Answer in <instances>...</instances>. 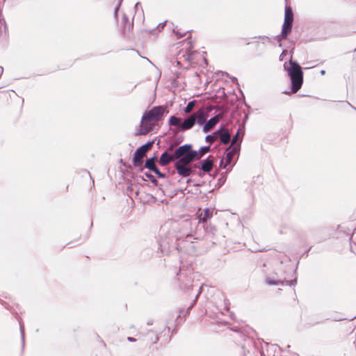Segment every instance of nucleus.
Returning <instances> with one entry per match:
<instances>
[{"label":"nucleus","instance_id":"79ce46f5","mask_svg":"<svg viewBox=\"0 0 356 356\" xmlns=\"http://www.w3.org/2000/svg\"><path fill=\"white\" fill-rule=\"evenodd\" d=\"M206 173H207V172H204L203 171H202V170H201V171H200V172H197L196 173V175H197L198 177H203L205 175V174H206Z\"/></svg>","mask_w":356,"mask_h":356},{"label":"nucleus","instance_id":"37998d69","mask_svg":"<svg viewBox=\"0 0 356 356\" xmlns=\"http://www.w3.org/2000/svg\"><path fill=\"white\" fill-rule=\"evenodd\" d=\"M127 340L130 342H135L136 341V339L132 337H128Z\"/></svg>","mask_w":356,"mask_h":356},{"label":"nucleus","instance_id":"412c9836","mask_svg":"<svg viewBox=\"0 0 356 356\" xmlns=\"http://www.w3.org/2000/svg\"><path fill=\"white\" fill-rule=\"evenodd\" d=\"M193 115H195L197 124L203 126L204 123L206 122L207 116L202 111L199 110L197 112L193 113Z\"/></svg>","mask_w":356,"mask_h":356},{"label":"nucleus","instance_id":"3c124183","mask_svg":"<svg viewBox=\"0 0 356 356\" xmlns=\"http://www.w3.org/2000/svg\"><path fill=\"white\" fill-rule=\"evenodd\" d=\"M203 60H204V64H205L206 65H208V63H209L208 60H207L206 58H204Z\"/></svg>","mask_w":356,"mask_h":356},{"label":"nucleus","instance_id":"4468645a","mask_svg":"<svg viewBox=\"0 0 356 356\" xmlns=\"http://www.w3.org/2000/svg\"><path fill=\"white\" fill-rule=\"evenodd\" d=\"M149 122L148 120H143V117L141 118V120L140 124L138 126V129L135 133V136H145L149 132H152L154 129V127L152 125L147 126L145 124L146 122Z\"/></svg>","mask_w":356,"mask_h":356},{"label":"nucleus","instance_id":"13d9d810","mask_svg":"<svg viewBox=\"0 0 356 356\" xmlns=\"http://www.w3.org/2000/svg\"><path fill=\"white\" fill-rule=\"evenodd\" d=\"M347 103L348 104V105H350V106L351 108H353L354 110H355V108H355V106H353V105H351L348 102H347Z\"/></svg>","mask_w":356,"mask_h":356},{"label":"nucleus","instance_id":"a878e982","mask_svg":"<svg viewBox=\"0 0 356 356\" xmlns=\"http://www.w3.org/2000/svg\"><path fill=\"white\" fill-rule=\"evenodd\" d=\"M19 330H20V334H21V339H22V348H24L25 346V329H24V325L22 320L19 321Z\"/></svg>","mask_w":356,"mask_h":356},{"label":"nucleus","instance_id":"4be33fe9","mask_svg":"<svg viewBox=\"0 0 356 356\" xmlns=\"http://www.w3.org/2000/svg\"><path fill=\"white\" fill-rule=\"evenodd\" d=\"M220 142L223 145L227 144L230 139H231V135L229 132V131L226 129L222 128V131L219 134Z\"/></svg>","mask_w":356,"mask_h":356},{"label":"nucleus","instance_id":"c85d7f7f","mask_svg":"<svg viewBox=\"0 0 356 356\" xmlns=\"http://www.w3.org/2000/svg\"><path fill=\"white\" fill-rule=\"evenodd\" d=\"M195 104V100L189 101L187 103L186 106L183 108V110H182L183 112L185 114L189 113L192 111L193 108L194 107Z\"/></svg>","mask_w":356,"mask_h":356},{"label":"nucleus","instance_id":"9b49d317","mask_svg":"<svg viewBox=\"0 0 356 356\" xmlns=\"http://www.w3.org/2000/svg\"><path fill=\"white\" fill-rule=\"evenodd\" d=\"M172 148V144L170 145V146L167 148L160 156L159 159V164L161 166H165L168 164H169L174 159L175 157V152L173 154L169 153V152Z\"/></svg>","mask_w":356,"mask_h":356},{"label":"nucleus","instance_id":"e433bc0d","mask_svg":"<svg viewBox=\"0 0 356 356\" xmlns=\"http://www.w3.org/2000/svg\"><path fill=\"white\" fill-rule=\"evenodd\" d=\"M288 51L286 49H283L281 54L279 56V60L280 61H282L284 58V57L287 55Z\"/></svg>","mask_w":356,"mask_h":356},{"label":"nucleus","instance_id":"2f4dec72","mask_svg":"<svg viewBox=\"0 0 356 356\" xmlns=\"http://www.w3.org/2000/svg\"><path fill=\"white\" fill-rule=\"evenodd\" d=\"M122 1H123V0H118V3L114 9L113 16L115 19H118V11L121 7Z\"/></svg>","mask_w":356,"mask_h":356},{"label":"nucleus","instance_id":"f257e3e1","mask_svg":"<svg viewBox=\"0 0 356 356\" xmlns=\"http://www.w3.org/2000/svg\"><path fill=\"white\" fill-rule=\"evenodd\" d=\"M294 49V47L290 49V59L288 63H284V70L290 79V90H284L282 93L288 95L296 94L302 88L304 82L303 68L296 60L293 59Z\"/></svg>","mask_w":356,"mask_h":356},{"label":"nucleus","instance_id":"72a5a7b5","mask_svg":"<svg viewBox=\"0 0 356 356\" xmlns=\"http://www.w3.org/2000/svg\"><path fill=\"white\" fill-rule=\"evenodd\" d=\"M0 26H3L4 30L8 31V26L6 22L3 17H2V14H0Z\"/></svg>","mask_w":356,"mask_h":356},{"label":"nucleus","instance_id":"a19ab883","mask_svg":"<svg viewBox=\"0 0 356 356\" xmlns=\"http://www.w3.org/2000/svg\"><path fill=\"white\" fill-rule=\"evenodd\" d=\"M266 347H267V351H269V349L273 350V351H275V348H276L277 346H275V345H270L269 346L268 343H265Z\"/></svg>","mask_w":356,"mask_h":356},{"label":"nucleus","instance_id":"774afa93","mask_svg":"<svg viewBox=\"0 0 356 356\" xmlns=\"http://www.w3.org/2000/svg\"><path fill=\"white\" fill-rule=\"evenodd\" d=\"M355 318H356V315H355V316H353V318H351L350 319V321H353V320H354Z\"/></svg>","mask_w":356,"mask_h":356},{"label":"nucleus","instance_id":"58836bf2","mask_svg":"<svg viewBox=\"0 0 356 356\" xmlns=\"http://www.w3.org/2000/svg\"><path fill=\"white\" fill-rule=\"evenodd\" d=\"M122 22L124 24V26H125L128 23V22H129V17L124 13L122 15Z\"/></svg>","mask_w":356,"mask_h":356},{"label":"nucleus","instance_id":"4c0bfd02","mask_svg":"<svg viewBox=\"0 0 356 356\" xmlns=\"http://www.w3.org/2000/svg\"><path fill=\"white\" fill-rule=\"evenodd\" d=\"M134 167L137 168V171L138 172H143L146 168L145 167V165H143V163H140V165H134Z\"/></svg>","mask_w":356,"mask_h":356},{"label":"nucleus","instance_id":"c03bdc74","mask_svg":"<svg viewBox=\"0 0 356 356\" xmlns=\"http://www.w3.org/2000/svg\"><path fill=\"white\" fill-rule=\"evenodd\" d=\"M159 334H155V339H154V340L153 341V343H156L159 341Z\"/></svg>","mask_w":356,"mask_h":356},{"label":"nucleus","instance_id":"0e129e2a","mask_svg":"<svg viewBox=\"0 0 356 356\" xmlns=\"http://www.w3.org/2000/svg\"><path fill=\"white\" fill-rule=\"evenodd\" d=\"M315 65L312 66V67H305L304 68L305 70H308V69H310V68H312V67H314Z\"/></svg>","mask_w":356,"mask_h":356},{"label":"nucleus","instance_id":"f03ea898","mask_svg":"<svg viewBox=\"0 0 356 356\" xmlns=\"http://www.w3.org/2000/svg\"><path fill=\"white\" fill-rule=\"evenodd\" d=\"M294 15L293 12V8L291 6L286 3L285 9H284V22L282 26L281 33L275 35L273 38H269L266 35H258L254 36L252 38H259V39H266L270 42L272 40H276L278 42V46L282 47V40L284 39H286L289 34L291 32L293 24Z\"/></svg>","mask_w":356,"mask_h":356},{"label":"nucleus","instance_id":"9d476101","mask_svg":"<svg viewBox=\"0 0 356 356\" xmlns=\"http://www.w3.org/2000/svg\"><path fill=\"white\" fill-rule=\"evenodd\" d=\"M243 350V356H252L257 347L256 342L251 338L245 339V343L242 346Z\"/></svg>","mask_w":356,"mask_h":356},{"label":"nucleus","instance_id":"7ed1b4c3","mask_svg":"<svg viewBox=\"0 0 356 356\" xmlns=\"http://www.w3.org/2000/svg\"><path fill=\"white\" fill-rule=\"evenodd\" d=\"M174 152L177 159L175 162L183 164H189L197 158L196 150L193 149V145L189 143L179 146Z\"/></svg>","mask_w":356,"mask_h":356},{"label":"nucleus","instance_id":"f8f14e48","mask_svg":"<svg viewBox=\"0 0 356 356\" xmlns=\"http://www.w3.org/2000/svg\"><path fill=\"white\" fill-rule=\"evenodd\" d=\"M214 159L211 155L199 162L200 170L204 172H210L213 168Z\"/></svg>","mask_w":356,"mask_h":356},{"label":"nucleus","instance_id":"5fc2aeb1","mask_svg":"<svg viewBox=\"0 0 356 356\" xmlns=\"http://www.w3.org/2000/svg\"><path fill=\"white\" fill-rule=\"evenodd\" d=\"M310 250H311V247H310L308 250H307L305 252V253L303 254V255H305V254L307 255V254H308V252H309V251Z\"/></svg>","mask_w":356,"mask_h":356},{"label":"nucleus","instance_id":"4d7b16f0","mask_svg":"<svg viewBox=\"0 0 356 356\" xmlns=\"http://www.w3.org/2000/svg\"><path fill=\"white\" fill-rule=\"evenodd\" d=\"M350 250L353 252H355V250H354V247L351 244H350Z\"/></svg>","mask_w":356,"mask_h":356},{"label":"nucleus","instance_id":"6ab92c4d","mask_svg":"<svg viewBox=\"0 0 356 356\" xmlns=\"http://www.w3.org/2000/svg\"><path fill=\"white\" fill-rule=\"evenodd\" d=\"M222 131V125L221 124L220 127L216 129L215 131L211 133V134H207L205 137L206 143H211L213 140H216L219 136V134Z\"/></svg>","mask_w":356,"mask_h":356},{"label":"nucleus","instance_id":"f3484780","mask_svg":"<svg viewBox=\"0 0 356 356\" xmlns=\"http://www.w3.org/2000/svg\"><path fill=\"white\" fill-rule=\"evenodd\" d=\"M158 159L157 152H154L153 155L149 158H147L145 161V167L149 171H152L157 166L155 164V161Z\"/></svg>","mask_w":356,"mask_h":356},{"label":"nucleus","instance_id":"c9c22d12","mask_svg":"<svg viewBox=\"0 0 356 356\" xmlns=\"http://www.w3.org/2000/svg\"><path fill=\"white\" fill-rule=\"evenodd\" d=\"M191 169V174L195 173L196 169H200L199 162L194 163L192 166L189 167Z\"/></svg>","mask_w":356,"mask_h":356},{"label":"nucleus","instance_id":"c756f323","mask_svg":"<svg viewBox=\"0 0 356 356\" xmlns=\"http://www.w3.org/2000/svg\"><path fill=\"white\" fill-rule=\"evenodd\" d=\"M144 176H145V177H147L154 186H157L159 185L158 180L149 172H144Z\"/></svg>","mask_w":356,"mask_h":356},{"label":"nucleus","instance_id":"de8ad7c7","mask_svg":"<svg viewBox=\"0 0 356 356\" xmlns=\"http://www.w3.org/2000/svg\"><path fill=\"white\" fill-rule=\"evenodd\" d=\"M127 191H132L134 189H133V186L131 184L129 185L127 187Z\"/></svg>","mask_w":356,"mask_h":356},{"label":"nucleus","instance_id":"09e8293b","mask_svg":"<svg viewBox=\"0 0 356 356\" xmlns=\"http://www.w3.org/2000/svg\"><path fill=\"white\" fill-rule=\"evenodd\" d=\"M153 323H154V321L152 319H149L147 322V324L149 325H152Z\"/></svg>","mask_w":356,"mask_h":356},{"label":"nucleus","instance_id":"8fccbe9b","mask_svg":"<svg viewBox=\"0 0 356 356\" xmlns=\"http://www.w3.org/2000/svg\"><path fill=\"white\" fill-rule=\"evenodd\" d=\"M140 6V2H137L136 4H135V9L137 10L138 8V6Z\"/></svg>","mask_w":356,"mask_h":356},{"label":"nucleus","instance_id":"423d86ee","mask_svg":"<svg viewBox=\"0 0 356 356\" xmlns=\"http://www.w3.org/2000/svg\"><path fill=\"white\" fill-rule=\"evenodd\" d=\"M193 273H191L190 270L184 271L181 268H180L179 273H177V280L179 282V287L182 290H193L194 287H198V290L200 289V286L204 284H202L199 285L198 282L194 281V279L192 277Z\"/></svg>","mask_w":356,"mask_h":356},{"label":"nucleus","instance_id":"ddd939ff","mask_svg":"<svg viewBox=\"0 0 356 356\" xmlns=\"http://www.w3.org/2000/svg\"><path fill=\"white\" fill-rule=\"evenodd\" d=\"M187 165L183 164V163L174 162V168L179 177L184 178L191 175V169Z\"/></svg>","mask_w":356,"mask_h":356},{"label":"nucleus","instance_id":"f704fd0d","mask_svg":"<svg viewBox=\"0 0 356 356\" xmlns=\"http://www.w3.org/2000/svg\"><path fill=\"white\" fill-rule=\"evenodd\" d=\"M166 22H167V21H164L163 22L160 23V24H158V26L156 27V29L159 32H161V31L163 29L164 26H165Z\"/></svg>","mask_w":356,"mask_h":356},{"label":"nucleus","instance_id":"6e6d98bb","mask_svg":"<svg viewBox=\"0 0 356 356\" xmlns=\"http://www.w3.org/2000/svg\"><path fill=\"white\" fill-rule=\"evenodd\" d=\"M320 74L321 75H324L325 74V70H321Z\"/></svg>","mask_w":356,"mask_h":356},{"label":"nucleus","instance_id":"e2e57ef3","mask_svg":"<svg viewBox=\"0 0 356 356\" xmlns=\"http://www.w3.org/2000/svg\"><path fill=\"white\" fill-rule=\"evenodd\" d=\"M353 234H354V232L352 233V234H351V236H350V239H349V240H350V241H352V238H353Z\"/></svg>","mask_w":356,"mask_h":356},{"label":"nucleus","instance_id":"393cba45","mask_svg":"<svg viewBox=\"0 0 356 356\" xmlns=\"http://www.w3.org/2000/svg\"><path fill=\"white\" fill-rule=\"evenodd\" d=\"M159 249L162 253H168L170 248L169 243L165 241H158Z\"/></svg>","mask_w":356,"mask_h":356},{"label":"nucleus","instance_id":"20e7f679","mask_svg":"<svg viewBox=\"0 0 356 356\" xmlns=\"http://www.w3.org/2000/svg\"><path fill=\"white\" fill-rule=\"evenodd\" d=\"M202 291V285L200 286L199 291L197 294L195 296V299L193 300V302L191 304V305L187 308V309L185 311L184 309H179V314L176 316V318L175 319V328L172 330H170V325L171 324L172 320L175 317V313L174 312H169L168 314V318L166 320V325L165 326V330H168V332H171L172 334L177 332V328L179 324H181V321H179V317L183 315L184 317H186L190 314V311L192 309V308L195 305L199 296Z\"/></svg>","mask_w":356,"mask_h":356},{"label":"nucleus","instance_id":"69168bd1","mask_svg":"<svg viewBox=\"0 0 356 356\" xmlns=\"http://www.w3.org/2000/svg\"><path fill=\"white\" fill-rule=\"evenodd\" d=\"M239 92L241 93L242 96L244 97V95L243 91L239 88Z\"/></svg>","mask_w":356,"mask_h":356},{"label":"nucleus","instance_id":"39448f33","mask_svg":"<svg viewBox=\"0 0 356 356\" xmlns=\"http://www.w3.org/2000/svg\"><path fill=\"white\" fill-rule=\"evenodd\" d=\"M168 124L170 127H176L179 131L184 132L191 129L195 124L197 121L195 115H191L187 118H185L183 122H181V118L176 115H170L168 120Z\"/></svg>","mask_w":356,"mask_h":356},{"label":"nucleus","instance_id":"0eeeda50","mask_svg":"<svg viewBox=\"0 0 356 356\" xmlns=\"http://www.w3.org/2000/svg\"><path fill=\"white\" fill-rule=\"evenodd\" d=\"M166 109L163 106H153L149 111H145L143 114V120L149 122H159L163 120Z\"/></svg>","mask_w":356,"mask_h":356},{"label":"nucleus","instance_id":"bb28decb","mask_svg":"<svg viewBox=\"0 0 356 356\" xmlns=\"http://www.w3.org/2000/svg\"><path fill=\"white\" fill-rule=\"evenodd\" d=\"M191 36L189 35L187 38V40H189L188 43H190V48H189V49H188L187 55H186V60H188V61H191L193 60V54L195 53L194 51H192V49L193 48V46L192 44V42H191Z\"/></svg>","mask_w":356,"mask_h":356},{"label":"nucleus","instance_id":"ea45409f","mask_svg":"<svg viewBox=\"0 0 356 356\" xmlns=\"http://www.w3.org/2000/svg\"><path fill=\"white\" fill-rule=\"evenodd\" d=\"M229 78L231 79V81H232V83H236V84L238 86V87L239 88L240 85H239V83H238V79H237V78H236V77L229 76Z\"/></svg>","mask_w":356,"mask_h":356},{"label":"nucleus","instance_id":"cd10ccee","mask_svg":"<svg viewBox=\"0 0 356 356\" xmlns=\"http://www.w3.org/2000/svg\"><path fill=\"white\" fill-rule=\"evenodd\" d=\"M172 31L178 37V38H180L184 36L189 31L188 30L182 31L181 29L179 28L177 26H176L173 27Z\"/></svg>","mask_w":356,"mask_h":356},{"label":"nucleus","instance_id":"a18cd8bd","mask_svg":"<svg viewBox=\"0 0 356 356\" xmlns=\"http://www.w3.org/2000/svg\"><path fill=\"white\" fill-rule=\"evenodd\" d=\"M344 320H346V318H333V319H332V321H344Z\"/></svg>","mask_w":356,"mask_h":356},{"label":"nucleus","instance_id":"6e6552de","mask_svg":"<svg viewBox=\"0 0 356 356\" xmlns=\"http://www.w3.org/2000/svg\"><path fill=\"white\" fill-rule=\"evenodd\" d=\"M154 143V140H148L136 148L131 159L134 165H140V163H143V157L147 153L149 149L153 145Z\"/></svg>","mask_w":356,"mask_h":356},{"label":"nucleus","instance_id":"603ef678","mask_svg":"<svg viewBox=\"0 0 356 356\" xmlns=\"http://www.w3.org/2000/svg\"><path fill=\"white\" fill-rule=\"evenodd\" d=\"M217 174H218V172H216L214 174H213V175L209 173V176H211L213 177V179H214Z\"/></svg>","mask_w":356,"mask_h":356},{"label":"nucleus","instance_id":"680f3d73","mask_svg":"<svg viewBox=\"0 0 356 356\" xmlns=\"http://www.w3.org/2000/svg\"><path fill=\"white\" fill-rule=\"evenodd\" d=\"M72 243H73V242H70V243H68L67 245H70V248H72V247H73V245H71V244H72Z\"/></svg>","mask_w":356,"mask_h":356},{"label":"nucleus","instance_id":"864d4df0","mask_svg":"<svg viewBox=\"0 0 356 356\" xmlns=\"http://www.w3.org/2000/svg\"><path fill=\"white\" fill-rule=\"evenodd\" d=\"M243 104H244L247 108H250V106L246 103V102H245V100L243 101Z\"/></svg>","mask_w":356,"mask_h":356},{"label":"nucleus","instance_id":"473e14b6","mask_svg":"<svg viewBox=\"0 0 356 356\" xmlns=\"http://www.w3.org/2000/svg\"><path fill=\"white\" fill-rule=\"evenodd\" d=\"M241 129H242V128L240 127L238 129V130H237L236 133V134L232 136V143H231V145H232V146H233V145H234V143H236V142H237V140H238V135H239V134H240V131H241Z\"/></svg>","mask_w":356,"mask_h":356},{"label":"nucleus","instance_id":"052dcab7","mask_svg":"<svg viewBox=\"0 0 356 356\" xmlns=\"http://www.w3.org/2000/svg\"><path fill=\"white\" fill-rule=\"evenodd\" d=\"M207 109L209 110V111H211L213 110V107L212 106H209L207 108Z\"/></svg>","mask_w":356,"mask_h":356},{"label":"nucleus","instance_id":"a211bd4d","mask_svg":"<svg viewBox=\"0 0 356 356\" xmlns=\"http://www.w3.org/2000/svg\"><path fill=\"white\" fill-rule=\"evenodd\" d=\"M231 152L224 153V156L220 159L219 166L222 169H226L227 166L232 164V159L229 158Z\"/></svg>","mask_w":356,"mask_h":356},{"label":"nucleus","instance_id":"dca6fc26","mask_svg":"<svg viewBox=\"0 0 356 356\" xmlns=\"http://www.w3.org/2000/svg\"><path fill=\"white\" fill-rule=\"evenodd\" d=\"M213 216V209L205 208L198 217L199 223H207V221Z\"/></svg>","mask_w":356,"mask_h":356},{"label":"nucleus","instance_id":"1a4fd4ad","mask_svg":"<svg viewBox=\"0 0 356 356\" xmlns=\"http://www.w3.org/2000/svg\"><path fill=\"white\" fill-rule=\"evenodd\" d=\"M298 264H299V261H298L296 268L293 270V274L295 276L293 280H286V279H284L283 280H281L273 279L270 277H266V280H265L266 283L268 285H275V286H278V285H281V286L287 285L289 286H296L297 284V282H298L297 268H298Z\"/></svg>","mask_w":356,"mask_h":356},{"label":"nucleus","instance_id":"bf43d9fd","mask_svg":"<svg viewBox=\"0 0 356 356\" xmlns=\"http://www.w3.org/2000/svg\"><path fill=\"white\" fill-rule=\"evenodd\" d=\"M263 348H263V347H261V349H263ZM261 356H264V350H261Z\"/></svg>","mask_w":356,"mask_h":356},{"label":"nucleus","instance_id":"aec40b11","mask_svg":"<svg viewBox=\"0 0 356 356\" xmlns=\"http://www.w3.org/2000/svg\"><path fill=\"white\" fill-rule=\"evenodd\" d=\"M240 147H241V145L239 143V144H236V145H235L234 146H232V145H229L226 148L225 152H230V154H229V158L232 159V161H233V156L234 155H236V154H239Z\"/></svg>","mask_w":356,"mask_h":356},{"label":"nucleus","instance_id":"2eb2a0df","mask_svg":"<svg viewBox=\"0 0 356 356\" xmlns=\"http://www.w3.org/2000/svg\"><path fill=\"white\" fill-rule=\"evenodd\" d=\"M220 114H217L213 117H211L209 120H207L205 123H204L202 127V132L208 133L211 129H213L216 124L220 120Z\"/></svg>","mask_w":356,"mask_h":356},{"label":"nucleus","instance_id":"49530a36","mask_svg":"<svg viewBox=\"0 0 356 356\" xmlns=\"http://www.w3.org/2000/svg\"><path fill=\"white\" fill-rule=\"evenodd\" d=\"M220 73H221L222 76L229 77V74L227 72L220 71Z\"/></svg>","mask_w":356,"mask_h":356},{"label":"nucleus","instance_id":"7c9ffc66","mask_svg":"<svg viewBox=\"0 0 356 356\" xmlns=\"http://www.w3.org/2000/svg\"><path fill=\"white\" fill-rule=\"evenodd\" d=\"M152 172H153L156 175V177L158 178L165 179V178L168 177V175L167 174H165V173H163V172H161V170H159V168L158 167H156Z\"/></svg>","mask_w":356,"mask_h":356},{"label":"nucleus","instance_id":"b1692460","mask_svg":"<svg viewBox=\"0 0 356 356\" xmlns=\"http://www.w3.org/2000/svg\"><path fill=\"white\" fill-rule=\"evenodd\" d=\"M210 150H211L210 145H204V146L200 147L198 150H196V153H197L196 159H201L205 153L209 152Z\"/></svg>","mask_w":356,"mask_h":356},{"label":"nucleus","instance_id":"338daca9","mask_svg":"<svg viewBox=\"0 0 356 356\" xmlns=\"http://www.w3.org/2000/svg\"><path fill=\"white\" fill-rule=\"evenodd\" d=\"M144 58H145L147 60H148L151 64L153 65V63L149 60V58H146V57H144Z\"/></svg>","mask_w":356,"mask_h":356},{"label":"nucleus","instance_id":"5701e85b","mask_svg":"<svg viewBox=\"0 0 356 356\" xmlns=\"http://www.w3.org/2000/svg\"><path fill=\"white\" fill-rule=\"evenodd\" d=\"M234 165V163H233L226 172L220 174V177L218 179V183L216 185V187L220 188L225 183L227 180V173L232 170Z\"/></svg>","mask_w":356,"mask_h":356}]
</instances>
